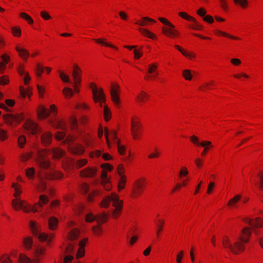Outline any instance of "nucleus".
Masks as SVG:
<instances>
[{"label":"nucleus","instance_id":"nucleus-14","mask_svg":"<svg viewBox=\"0 0 263 263\" xmlns=\"http://www.w3.org/2000/svg\"><path fill=\"white\" fill-rule=\"evenodd\" d=\"M24 128L32 134H36L39 132L38 125L33 121L30 120H27L23 125Z\"/></svg>","mask_w":263,"mask_h":263},{"label":"nucleus","instance_id":"nucleus-59","mask_svg":"<svg viewBox=\"0 0 263 263\" xmlns=\"http://www.w3.org/2000/svg\"><path fill=\"white\" fill-rule=\"evenodd\" d=\"M178 15L181 18H182L189 22H191L192 20H193L194 17H193L192 16H191L190 15H189L188 13H187L185 12H180L178 13Z\"/></svg>","mask_w":263,"mask_h":263},{"label":"nucleus","instance_id":"nucleus-50","mask_svg":"<svg viewBox=\"0 0 263 263\" xmlns=\"http://www.w3.org/2000/svg\"><path fill=\"white\" fill-rule=\"evenodd\" d=\"M117 145L118 147V152L121 155H124L126 152V148L124 145L121 144L120 140H117Z\"/></svg>","mask_w":263,"mask_h":263},{"label":"nucleus","instance_id":"nucleus-17","mask_svg":"<svg viewBox=\"0 0 263 263\" xmlns=\"http://www.w3.org/2000/svg\"><path fill=\"white\" fill-rule=\"evenodd\" d=\"M112 205L114 209H123L124 201L120 200L118 195L115 193H112Z\"/></svg>","mask_w":263,"mask_h":263},{"label":"nucleus","instance_id":"nucleus-49","mask_svg":"<svg viewBox=\"0 0 263 263\" xmlns=\"http://www.w3.org/2000/svg\"><path fill=\"white\" fill-rule=\"evenodd\" d=\"M161 155V152L157 147H156L155 148L154 152L149 154L147 157L150 159H157L159 158Z\"/></svg>","mask_w":263,"mask_h":263},{"label":"nucleus","instance_id":"nucleus-26","mask_svg":"<svg viewBox=\"0 0 263 263\" xmlns=\"http://www.w3.org/2000/svg\"><path fill=\"white\" fill-rule=\"evenodd\" d=\"M108 214L103 212L102 213L98 214L96 215V221L98 225H101L107 221Z\"/></svg>","mask_w":263,"mask_h":263},{"label":"nucleus","instance_id":"nucleus-63","mask_svg":"<svg viewBox=\"0 0 263 263\" xmlns=\"http://www.w3.org/2000/svg\"><path fill=\"white\" fill-rule=\"evenodd\" d=\"M45 250L46 249L44 247L37 248L35 252V258H39L40 259L41 256L45 254Z\"/></svg>","mask_w":263,"mask_h":263},{"label":"nucleus","instance_id":"nucleus-24","mask_svg":"<svg viewBox=\"0 0 263 263\" xmlns=\"http://www.w3.org/2000/svg\"><path fill=\"white\" fill-rule=\"evenodd\" d=\"M63 177V174L59 171H53L47 173L45 178L49 180L60 179Z\"/></svg>","mask_w":263,"mask_h":263},{"label":"nucleus","instance_id":"nucleus-30","mask_svg":"<svg viewBox=\"0 0 263 263\" xmlns=\"http://www.w3.org/2000/svg\"><path fill=\"white\" fill-rule=\"evenodd\" d=\"M18 259L21 263H39L40 262L39 258H34L33 260H31L23 254H20Z\"/></svg>","mask_w":263,"mask_h":263},{"label":"nucleus","instance_id":"nucleus-23","mask_svg":"<svg viewBox=\"0 0 263 263\" xmlns=\"http://www.w3.org/2000/svg\"><path fill=\"white\" fill-rule=\"evenodd\" d=\"M214 33L216 36H224L226 37H227V38H229V39H230L233 40H238V41L241 40V39L238 36L231 35V34H230L229 33H227L226 32L222 31H221L219 30H214Z\"/></svg>","mask_w":263,"mask_h":263},{"label":"nucleus","instance_id":"nucleus-12","mask_svg":"<svg viewBox=\"0 0 263 263\" xmlns=\"http://www.w3.org/2000/svg\"><path fill=\"white\" fill-rule=\"evenodd\" d=\"M246 250V243L240 240L235 242L231 247V252L234 254L238 255Z\"/></svg>","mask_w":263,"mask_h":263},{"label":"nucleus","instance_id":"nucleus-57","mask_svg":"<svg viewBox=\"0 0 263 263\" xmlns=\"http://www.w3.org/2000/svg\"><path fill=\"white\" fill-rule=\"evenodd\" d=\"M222 245L224 248H228L231 250V247L232 245H231L230 241L228 236H224L222 238Z\"/></svg>","mask_w":263,"mask_h":263},{"label":"nucleus","instance_id":"nucleus-55","mask_svg":"<svg viewBox=\"0 0 263 263\" xmlns=\"http://www.w3.org/2000/svg\"><path fill=\"white\" fill-rule=\"evenodd\" d=\"M49 201L48 197L44 195H41L39 198V201L37 203H40L41 207L39 208V210L43 207V205L46 204Z\"/></svg>","mask_w":263,"mask_h":263},{"label":"nucleus","instance_id":"nucleus-56","mask_svg":"<svg viewBox=\"0 0 263 263\" xmlns=\"http://www.w3.org/2000/svg\"><path fill=\"white\" fill-rule=\"evenodd\" d=\"M11 32L14 36L19 37L21 35V29L19 27L15 26L11 28Z\"/></svg>","mask_w":263,"mask_h":263},{"label":"nucleus","instance_id":"nucleus-46","mask_svg":"<svg viewBox=\"0 0 263 263\" xmlns=\"http://www.w3.org/2000/svg\"><path fill=\"white\" fill-rule=\"evenodd\" d=\"M29 226L32 231V233L34 235H38L40 230L37 226V223L33 221H30L29 222Z\"/></svg>","mask_w":263,"mask_h":263},{"label":"nucleus","instance_id":"nucleus-25","mask_svg":"<svg viewBox=\"0 0 263 263\" xmlns=\"http://www.w3.org/2000/svg\"><path fill=\"white\" fill-rule=\"evenodd\" d=\"M216 86L215 82L214 81H210L208 82L203 83L199 87V90L205 92L208 90L212 89Z\"/></svg>","mask_w":263,"mask_h":263},{"label":"nucleus","instance_id":"nucleus-8","mask_svg":"<svg viewBox=\"0 0 263 263\" xmlns=\"http://www.w3.org/2000/svg\"><path fill=\"white\" fill-rule=\"evenodd\" d=\"M68 151L72 155L76 156L82 155L85 152L84 145L79 143H74L68 145Z\"/></svg>","mask_w":263,"mask_h":263},{"label":"nucleus","instance_id":"nucleus-10","mask_svg":"<svg viewBox=\"0 0 263 263\" xmlns=\"http://www.w3.org/2000/svg\"><path fill=\"white\" fill-rule=\"evenodd\" d=\"M82 70L80 66L76 63L74 64L72 66V77L74 83H76L77 85L82 83Z\"/></svg>","mask_w":263,"mask_h":263},{"label":"nucleus","instance_id":"nucleus-20","mask_svg":"<svg viewBox=\"0 0 263 263\" xmlns=\"http://www.w3.org/2000/svg\"><path fill=\"white\" fill-rule=\"evenodd\" d=\"M17 52L18 56L24 61L27 62L30 55L29 52L26 49L22 47L20 45L16 46L15 48Z\"/></svg>","mask_w":263,"mask_h":263},{"label":"nucleus","instance_id":"nucleus-41","mask_svg":"<svg viewBox=\"0 0 263 263\" xmlns=\"http://www.w3.org/2000/svg\"><path fill=\"white\" fill-rule=\"evenodd\" d=\"M100 194V192L99 190H93L88 195H87L86 200L88 202H92L94 201V199L97 196H99Z\"/></svg>","mask_w":263,"mask_h":263},{"label":"nucleus","instance_id":"nucleus-16","mask_svg":"<svg viewBox=\"0 0 263 263\" xmlns=\"http://www.w3.org/2000/svg\"><path fill=\"white\" fill-rule=\"evenodd\" d=\"M149 98V96L148 93L144 91H141L137 94L135 98V101L138 105L142 106L147 102Z\"/></svg>","mask_w":263,"mask_h":263},{"label":"nucleus","instance_id":"nucleus-51","mask_svg":"<svg viewBox=\"0 0 263 263\" xmlns=\"http://www.w3.org/2000/svg\"><path fill=\"white\" fill-rule=\"evenodd\" d=\"M44 72V67L40 63L36 65L35 72L36 76L40 78Z\"/></svg>","mask_w":263,"mask_h":263},{"label":"nucleus","instance_id":"nucleus-40","mask_svg":"<svg viewBox=\"0 0 263 263\" xmlns=\"http://www.w3.org/2000/svg\"><path fill=\"white\" fill-rule=\"evenodd\" d=\"M53 238V235H48L47 234L45 233H40L39 235L38 238L41 242H44L46 240H48V243L51 241Z\"/></svg>","mask_w":263,"mask_h":263},{"label":"nucleus","instance_id":"nucleus-61","mask_svg":"<svg viewBox=\"0 0 263 263\" xmlns=\"http://www.w3.org/2000/svg\"><path fill=\"white\" fill-rule=\"evenodd\" d=\"M34 172L35 171L33 167L27 168L25 170L26 175L29 179L33 178Z\"/></svg>","mask_w":263,"mask_h":263},{"label":"nucleus","instance_id":"nucleus-33","mask_svg":"<svg viewBox=\"0 0 263 263\" xmlns=\"http://www.w3.org/2000/svg\"><path fill=\"white\" fill-rule=\"evenodd\" d=\"M241 195H236L233 198H231L228 202L227 206L229 208H235L237 207V204L241 199Z\"/></svg>","mask_w":263,"mask_h":263},{"label":"nucleus","instance_id":"nucleus-43","mask_svg":"<svg viewBox=\"0 0 263 263\" xmlns=\"http://www.w3.org/2000/svg\"><path fill=\"white\" fill-rule=\"evenodd\" d=\"M182 75L183 78L186 80L191 81L192 80L193 76L192 71L190 69H184L182 71Z\"/></svg>","mask_w":263,"mask_h":263},{"label":"nucleus","instance_id":"nucleus-5","mask_svg":"<svg viewBox=\"0 0 263 263\" xmlns=\"http://www.w3.org/2000/svg\"><path fill=\"white\" fill-rule=\"evenodd\" d=\"M89 88L92 90L93 100L96 103L106 102L105 95L101 87L98 88L95 83L91 82L89 84Z\"/></svg>","mask_w":263,"mask_h":263},{"label":"nucleus","instance_id":"nucleus-1","mask_svg":"<svg viewBox=\"0 0 263 263\" xmlns=\"http://www.w3.org/2000/svg\"><path fill=\"white\" fill-rule=\"evenodd\" d=\"M147 185L146 179L140 177L136 179L132 185L129 197L132 200H137L144 194Z\"/></svg>","mask_w":263,"mask_h":263},{"label":"nucleus","instance_id":"nucleus-7","mask_svg":"<svg viewBox=\"0 0 263 263\" xmlns=\"http://www.w3.org/2000/svg\"><path fill=\"white\" fill-rule=\"evenodd\" d=\"M175 26L171 23V25H169L166 26H163L162 28V32L165 36L172 38H177L180 36V32L179 31L175 29Z\"/></svg>","mask_w":263,"mask_h":263},{"label":"nucleus","instance_id":"nucleus-28","mask_svg":"<svg viewBox=\"0 0 263 263\" xmlns=\"http://www.w3.org/2000/svg\"><path fill=\"white\" fill-rule=\"evenodd\" d=\"M52 141V134L49 132L43 134L41 136V141L43 145L47 146L49 145Z\"/></svg>","mask_w":263,"mask_h":263},{"label":"nucleus","instance_id":"nucleus-13","mask_svg":"<svg viewBox=\"0 0 263 263\" xmlns=\"http://www.w3.org/2000/svg\"><path fill=\"white\" fill-rule=\"evenodd\" d=\"M97 169L95 166L87 167L80 172V176L83 178H93L97 174Z\"/></svg>","mask_w":263,"mask_h":263},{"label":"nucleus","instance_id":"nucleus-53","mask_svg":"<svg viewBox=\"0 0 263 263\" xmlns=\"http://www.w3.org/2000/svg\"><path fill=\"white\" fill-rule=\"evenodd\" d=\"M20 15L22 18L26 20L29 24L31 25L33 23V19L26 12H21Z\"/></svg>","mask_w":263,"mask_h":263},{"label":"nucleus","instance_id":"nucleus-44","mask_svg":"<svg viewBox=\"0 0 263 263\" xmlns=\"http://www.w3.org/2000/svg\"><path fill=\"white\" fill-rule=\"evenodd\" d=\"M37 162L39 164L40 167L42 168L47 169L48 168L50 164V162L48 159H36Z\"/></svg>","mask_w":263,"mask_h":263},{"label":"nucleus","instance_id":"nucleus-64","mask_svg":"<svg viewBox=\"0 0 263 263\" xmlns=\"http://www.w3.org/2000/svg\"><path fill=\"white\" fill-rule=\"evenodd\" d=\"M189 171L186 166H183L181 168L179 173V177L180 178H182L184 177H186L189 175Z\"/></svg>","mask_w":263,"mask_h":263},{"label":"nucleus","instance_id":"nucleus-22","mask_svg":"<svg viewBox=\"0 0 263 263\" xmlns=\"http://www.w3.org/2000/svg\"><path fill=\"white\" fill-rule=\"evenodd\" d=\"M2 61L0 62V72L4 73L6 70V65L10 61V57L6 53H4L1 56Z\"/></svg>","mask_w":263,"mask_h":263},{"label":"nucleus","instance_id":"nucleus-19","mask_svg":"<svg viewBox=\"0 0 263 263\" xmlns=\"http://www.w3.org/2000/svg\"><path fill=\"white\" fill-rule=\"evenodd\" d=\"M37 118L40 120L46 119L49 115L50 112L45 107L42 105L39 106L37 110Z\"/></svg>","mask_w":263,"mask_h":263},{"label":"nucleus","instance_id":"nucleus-4","mask_svg":"<svg viewBox=\"0 0 263 263\" xmlns=\"http://www.w3.org/2000/svg\"><path fill=\"white\" fill-rule=\"evenodd\" d=\"M3 119L5 124L15 127L24 120L25 115L23 112L17 114H7L3 116Z\"/></svg>","mask_w":263,"mask_h":263},{"label":"nucleus","instance_id":"nucleus-47","mask_svg":"<svg viewBox=\"0 0 263 263\" xmlns=\"http://www.w3.org/2000/svg\"><path fill=\"white\" fill-rule=\"evenodd\" d=\"M49 153V149H44L38 152V157L37 159H47L46 157Z\"/></svg>","mask_w":263,"mask_h":263},{"label":"nucleus","instance_id":"nucleus-39","mask_svg":"<svg viewBox=\"0 0 263 263\" xmlns=\"http://www.w3.org/2000/svg\"><path fill=\"white\" fill-rule=\"evenodd\" d=\"M80 232L77 229H72L68 233L67 238L70 240H74L78 238Z\"/></svg>","mask_w":263,"mask_h":263},{"label":"nucleus","instance_id":"nucleus-62","mask_svg":"<svg viewBox=\"0 0 263 263\" xmlns=\"http://www.w3.org/2000/svg\"><path fill=\"white\" fill-rule=\"evenodd\" d=\"M101 184L103 186L104 189L107 191H109L112 189V185L110 183V179L105 180L104 182L101 181Z\"/></svg>","mask_w":263,"mask_h":263},{"label":"nucleus","instance_id":"nucleus-58","mask_svg":"<svg viewBox=\"0 0 263 263\" xmlns=\"http://www.w3.org/2000/svg\"><path fill=\"white\" fill-rule=\"evenodd\" d=\"M122 212L123 210L114 209L111 216L114 219H117L121 215Z\"/></svg>","mask_w":263,"mask_h":263},{"label":"nucleus","instance_id":"nucleus-52","mask_svg":"<svg viewBox=\"0 0 263 263\" xmlns=\"http://www.w3.org/2000/svg\"><path fill=\"white\" fill-rule=\"evenodd\" d=\"M63 94L66 99H70L73 96V92L71 88L65 87L63 90Z\"/></svg>","mask_w":263,"mask_h":263},{"label":"nucleus","instance_id":"nucleus-29","mask_svg":"<svg viewBox=\"0 0 263 263\" xmlns=\"http://www.w3.org/2000/svg\"><path fill=\"white\" fill-rule=\"evenodd\" d=\"M138 31L144 36L154 40L157 39L156 34L147 29L144 28H139L138 29Z\"/></svg>","mask_w":263,"mask_h":263},{"label":"nucleus","instance_id":"nucleus-32","mask_svg":"<svg viewBox=\"0 0 263 263\" xmlns=\"http://www.w3.org/2000/svg\"><path fill=\"white\" fill-rule=\"evenodd\" d=\"M191 22L193 23L189 25V28L197 31H201L203 29V26L198 22L194 17L193 18V20H192Z\"/></svg>","mask_w":263,"mask_h":263},{"label":"nucleus","instance_id":"nucleus-38","mask_svg":"<svg viewBox=\"0 0 263 263\" xmlns=\"http://www.w3.org/2000/svg\"><path fill=\"white\" fill-rule=\"evenodd\" d=\"M23 243L24 248L27 250H29L31 249L33 243L32 238L31 236L25 237L23 239Z\"/></svg>","mask_w":263,"mask_h":263},{"label":"nucleus","instance_id":"nucleus-15","mask_svg":"<svg viewBox=\"0 0 263 263\" xmlns=\"http://www.w3.org/2000/svg\"><path fill=\"white\" fill-rule=\"evenodd\" d=\"M251 235L252 230L249 227H245L241 230L239 240L247 244L249 242Z\"/></svg>","mask_w":263,"mask_h":263},{"label":"nucleus","instance_id":"nucleus-36","mask_svg":"<svg viewBox=\"0 0 263 263\" xmlns=\"http://www.w3.org/2000/svg\"><path fill=\"white\" fill-rule=\"evenodd\" d=\"M12 187H13L15 191L13 194V196L15 198V199H19L18 197L22 193L21 185L17 183H13L12 184Z\"/></svg>","mask_w":263,"mask_h":263},{"label":"nucleus","instance_id":"nucleus-6","mask_svg":"<svg viewBox=\"0 0 263 263\" xmlns=\"http://www.w3.org/2000/svg\"><path fill=\"white\" fill-rule=\"evenodd\" d=\"M120 86L117 83H112L110 91V97L111 101L116 106H119L120 104Z\"/></svg>","mask_w":263,"mask_h":263},{"label":"nucleus","instance_id":"nucleus-18","mask_svg":"<svg viewBox=\"0 0 263 263\" xmlns=\"http://www.w3.org/2000/svg\"><path fill=\"white\" fill-rule=\"evenodd\" d=\"M156 23V21L148 16L142 17L135 22L136 25L140 26H148Z\"/></svg>","mask_w":263,"mask_h":263},{"label":"nucleus","instance_id":"nucleus-37","mask_svg":"<svg viewBox=\"0 0 263 263\" xmlns=\"http://www.w3.org/2000/svg\"><path fill=\"white\" fill-rule=\"evenodd\" d=\"M53 159H59L63 157L64 155V151L60 148H54L52 150Z\"/></svg>","mask_w":263,"mask_h":263},{"label":"nucleus","instance_id":"nucleus-54","mask_svg":"<svg viewBox=\"0 0 263 263\" xmlns=\"http://www.w3.org/2000/svg\"><path fill=\"white\" fill-rule=\"evenodd\" d=\"M236 5L240 6L242 9H246L248 6L247 0H233Z\"/></svg>","mask_w":263,"mask_h":263},{"label":"nucleus","instance_id":"nucleus-31","mask_svg":"<svg viewBox=\"0 0 263 263\" xmlns=\"http://www.w3.org/2000/svg\"><path fill=\"white\" fill-rule=\"evenodd\" d=\"M127 182V177L126 176H123L120 177L118 181L117 190L119 192L124 190L125 187Z\"/></svg>","mask_w":263,"mask_h":263},{"label":"nucleus","instance_id":"nucleus-21","mask_svg":"<svg viewBox=\"0 0 263 263\" xmlns=\"http://www.w3.org/2000/svg\"><path fill=\"white\" fill-rule=\"evenodd\" d=\"M245 221L252 227L259 228L263 226V219L260 217L255 219L247 218Z\"/></svg>","mask_w":263,"mask_h":263},{"label":"nucleus","instance_id":"nucleus-9","mask_svg":"<svg viewBox=\"0 0 263 263\" xmlns=\"http://www.w3.org/2000/svg\"><path fill=\"white\" fill-rule=\"evenodd\" d=\"M105 137L106 140V143L108 147H110L112 143L117 144V133L115 130H111L109 131L107 127L105 128Z\"/></svg>","mask_w":263,"mask_h":263},{"label":"nucleus","instance_id":"nucleus-2","mask_svg":"<svg viewBox=\"0 0 263 263\" xmlns=\"http://www.w3.org/2000/svg\"><path fill=\"white\" fill-rule=\"evenodd\" d=\"M11 205L15 211H18L21 209L25 213L39 212V208L41 206L40 203H35L32 205L26 200L20 199H13L11 201Z\"/></svg>","mask_w":263,"mask_h":263},{"label":"nucleus","instance_id":"nucleus-11","mask_svg":"<svg viewBox=\"0 0 263 263\" xmlns=\"http://www.w3.org/2000/svg\"><path fill=\"white\" fill-rule=\"evenodd\" d=\"M159 217L160 214H157V219L155 220V223L156 224V234L158 239L160 238L161 234L164 230L165 223V219L162 218H159Z\"/></svg>","mask_w":263,"mask_h":263},{"label":"nucleus","instance_id":"nucleus-45","mask_svg":"<svg viewBox=\"0 0 263 263\" xmlns=\"http://www.w3.org/2000/svg\"><path fill=\"white\" fill-rule=\"evenodd\" d=\"M90 190V185L86 182L82 183L80 186V191L81 194L83 195H86Z\"/></svg>","mask_w":263,"mask_h":263},{"label":"nucleus","instance_id":"nucleus-3","mask_svg":"<svg viewBox=\"0 0 263 263\" xmlns=\"http://www.w3.org/2000/svg\"><path fill=\"white\" fill-rule=\"evenodd\" d=\"M142 128L140 119L137 116H133L131 118L130 132L134 140H140L141 139Z\"/></svg>","mask_w":263,"mask_h":263},{"label":"nucleus","instance_id":"nucleus-35","mask_svg":"<svg viewBox=\"0 0 263 263\" xmlns=\"http://www.w3.org/2000/svg\"><path fill=\"white\" fill-rule=\"evenodd\" d=\"M111 201H112V193L110 195L106 196L103 198L100 203V206L101 208H107L109 207Z\"/></svg>","mask_w":263,"mask_h":263},{"label":"nucleus","instance_id":"nucleus-48","mask_svg":"<svg viewBox=\"0 0 263 263\" xmlns=\"http://www.w3.org/2000/svg\"><path fill=\"white\" fill-rule=\"evenodd\" d=\"M92 231L95 235L97 236H101L102 234L103 230L100 225L95 226L92 228Z\"/></svg>","mask_w":263,"mask_h":263},{"label":"nucleus","instance_id":"nucleus-34","mask_svg":"<svg viewBox=\"0 0 263 263\" xmlns=\"http://www.w3.org/2000/svg\"><path fill=\"white\" fill-rule=\"evenodd\" d=\"M59 220L54 216L51 217L48 220V227L50 230H55L58 227Z\"/></svg>","mask_w":263,"mask_h":263},{"label":"nucleus","instance_id":"nucleus-27","mask_svg":"<svg viewBox=\"0 0 263 263\" xmlns=\"http://www.w3.org/2000/svg\"><path fill=\"white\" fill-rule=\"evenodd\" d=\"M93 41H94L96 43L99 44L102 46H104L106 47H108L117 50L118 49V47L109 43L106 42V39L104 38L101 39H93Z\"/></svg>","mask_w":263,"mask_h":263},{"label":"nucleus","instance_id":"nucleus-60","mask_svg":"<svg viewBox=\"0 0 263 263\" xmlns=\"http://www.w3.org/2000/svg\"><path fill=\"white\" fill-rule=\"evenodd\" d=\"M88 163V161L86 159H82L77 161L76 162V167L77 169L80 168L81 167L86 165Z\"/></svg>","mask_w":263,"mask_h":263},{"label":"nucleus","instance_id":"nucleus-42","mask_svg":"<svg viewBox=\"0 0 263 263\" xmlns=\"http://www.w3.org/2000/svg\"><path fill=\"white\" fill-rule=\"evenodd\" d=\"M103 116L106 122L109 121L111 118V110L107 105L104 106Z\"/></svg>","mask_w":263,"mask_h":263}]
</instances>
